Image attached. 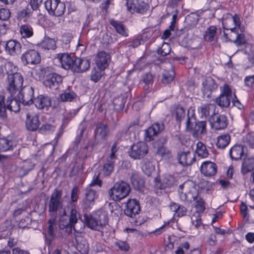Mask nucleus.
Returning a JSON list of instances; mask_svg holds the SVG:
<instances>
[{"label": "nucleus", "instance_id": "obj_1", "mask_svg": "<svg viewBox=\"0 0 254 254\" xmlns=\"http://www.w3.org/2000/svg\"><path fill=\"white\" fill-rule=\"evenodd\" d=\"M8 75L6 79V91L12 96L15 95L23 87V76L16 71V67L12 63L6 65Z\"/></svg>", "mask_w": 254, "mask_h": 254}, {"label": "nucleus", "instance_id": "obj_2", "mask_svg": "<svg viewBox=\"0 0 254 254\" xmlns=\"http://www.w3.org/2000/svg\"><path fill=\"white\" fill-rule=\"evenodd\" d=\"M77 217L88 228L96 231H100L108 223V217L104 213L91 215L85 213L82 217L79 213Z\"/></svg>", "mask_w": 254, "mask_h": 254}, {"label": "nucleus", "instance_id": "obj_3", "mask_svg": "<svg viewBox=\"0 0 254 254\" xmlns=\"http://www.w3.org/2000/svg\"><path fill=\"white\" fill-rule=\"evenodd\" d=\"M130 191L128 184L124 181L115 183L109 190L108 194L110 198L115 201H119L126 197Z\"/></svg>", "mask_w": 254, "mask_h": 254}, {"label": "nucleus", "instance_id": "obj_4", "mask_svg": "<svg viewBox=\"0 0 254 254\" xmlns=\"http://www.w3.org/2000/svg\"><path fill=\"white\" fill-rule=\"evenodd\" d=\"M77 215H79V212L72 207L69 215H67L65 211H64L63 214L61 216L60 226L61 229H65V232L67 234L71 233L72 229L75 231H77L75 225L77 222Z\"/></svg>", "mask_w": 254, "mask_h": 254}, {"label": "nucleus", "instance_id": "obj_5", "mask_svg": "<svg viewBox=\"0 0 254 254\" xmlns=\"http://www.w3.org/2000/svg\"><path fill=\"white\" fill-rule=\"evenodd\" d=\"M187 130H194L197 133L202 134L206 129V122L204 121L197 122L194 114V110L190 108L188 110L187 119L186 122Z\"/></svg>", "mask_w": 254, "mask_h": 254}, {"label": "nucleus", "instance_id": "obj_6", "mask_svg": "<svg viewBox=\"0 0 254 254\" xmlns=\"http://www.w3.org/2000/svg\"><path fill=\"white\" fill-rule=\"evenodd\" d=\"M154 187L157 194L161 193V190L170 188L177 185L178 178L174 175L165 174L161 179L154 178Z\"/></svg>", "mask_w": 254, "mask_h": 254}, {"label": "nucleus", "instance_id": "obj_7", "mask_svg": "<svg viewBox=\"0 0 254 254\" xmlns=\"http://www.w3.org/2000/svg\"><path fill=\"white\" fill-rule=\"evenodd\" d=\"M220 95L215 99L214 102L221 108H228L233 98L232 90L227 84H225L220 87Z\"/></svg>", "mask_w": 254, "mask_h": 254}, {"label": "nucleus", "instance_id": "obj_8", "mask_svg": "<svg viewBox=\"0 0 254 254\" xmlns=\"http://www.w3.org/2000/svg\"><path fill=\"white\" fill-rule=\"evenodd\" d=\"M44 5L50 15L57 17L62 16L64 13L66 8L65 3L60 0H47Z\"/></svg>", "mask_w": 254, "mask_h": 254}, {"label": "nucleus", "instance_id": "obj_9", "mask_svg": "<svg viewBox=\"0 0 254 254\" xmlns=\"http://www.w3.org/2000/svg\"><path fill=\"white\" fill-rule=\"evenodd\" d=\"M17 94V98L21 104L24 106L33 104L34 99V89L30 85L22 87Z\"/></svg>", "mask_w": 254, "mask_h": 254}, {"label": "nucleus", "instance_id": "obj_10", "mask_svg": "<svg viewBox=\"0 0 254 254\" xmlns=\"http://www.w3.org/2000/svg\"><path fill=\"white\" fill-rule=\"evenodd\" d=\"M148 152V146L144 142L139 141L133 144L128 151L129 156L134 159L143 158Z\"/></svg>", "mask_w": 254, "mask_h": 254}, {"label": "nucleus", "instance_id": "obj_11", "mask_svg": "<svg viewBox=\"0 0 254 254\" xmlns=\"http://www.w3.org/2000/svg\"><path fill=\"white\" fill-rule=\"evenodd\" d=\"M164 129V125L163 123L156 122L144 130V140L146 142H150L154 140Z\"/></svg>", "mask_w": 254, "mask_h": 254}, {"label": "nucleus", "instance_id": "obj_12", "mask_svg": "<svg viewBox=\"0 0 254 254\" xmlns=\"http://www.w3.org/2000/svg\"><path fill=\"white\" fill-rule=\"evenodd\" d=\"M62 192L56 189L52 193L49 203V211L51 215L57 214L58 210L61 207Z\"/></svg>", "mask_w": 254, "mask_h": 254}, {"label": "nucleus", "instance_id": "obj_13", "mask_svg": "<svg viewBox=\"0 0 254 254\" xmlns=\"http://www.w3.org/2000/svg\"><path fill=\"white\" fill-rule=\"evenodd\" d=\"M127 8L131 13L144 14L149 8V5L143 0H135L132 3L127 2Z\"/></svg>", "mask_w": 254, "mask_h": 254}, {"label": "nucleus", "instance_id": "obj_14", "mask_svg": "<svg viewBox=\"0 0 254 254\" xmlns=\"http://www.w3.org/2000/svg\"><path fill=\"white\" fill-rule=\"evenodd\" d=\"M56 58L60 61L62 67L65 69H70L73 71V66L76 59V57L71 56L68 53H59Z\"/></svg>", "mask_w": 254, "mask_h": 254}, {"label": "nucleus", "instance_id": "obj_15", "mask_svg": "<svg viewBox=\"0 0 254 254\" xmlns=\"http://www.w3.org/2000/svg\"><path fill=\"white\" fill-rule=\"evenodd\" d=\"M63 77L56 72L48 74L44 81V85L51 89H57L62 83Z\"/></svg>", "mask_w": 254, "mask_h": 254}, {"label": "nucleus", "instance_id": "obj_16", "mask_svg": "<svg viewBox=\"0 0 254 254\" xmlns=\"http://www.w3.org/2000/svg\"><path fill=\"white\" fill-rule=\"evenodd\" d=\"M140 206L138 201L135 199H129L126 203L124 213L126 215L134 218L139 214Z\"/></svg>", "mask_w": 254, "mask_h": 254}, {"label": "nucleus", "instance_id": "obj_17", "mask_svg": "<svg viewBox=\"0 0 254 254\" xmlns=\"http://www.w3.org/2000/svg\"><path fill=\"white\" fill-rule=\"evenodd\" d=\"M25 127L28 131H36L41 125V122L39 119V116L36 114H31L28 113L26 114L25 119Z\"/></svg>", "mask_w": 254, "mask_h": 254}, {"label": "nucleus", "instance_id": "obj_18", "mask_svg": "<svg viewBox=\"0 0 254 254\" xmlns=\"http://www.w3.org/2000/svg\"><path fill=\"white\" fill-rule=\"evenodd\" d=\"M202 85L201 91L203 95L207 98H210L212 92L215 91L218 88V85L215 80L210 77L203 80Z\"/></svg>", "mask_w": 254, "mask_h": 254}, {"label": "nucleus", "instance_id": "obj_19", "mask_svg": "<svg viewBox=\"0 0 254 254\" xmlns=\"http://www.w3.org/2000/svg\"><path fill=\"white\" fill-rule=\"evenodd\" d=\"M21 59L23 62H25V64H36L40 63L41 56L37 51L29 50L21 55Z\"/></svg>", "mask_w": 254, "mask_h": 254}, {"label": "nucleus", "instance_id": "obj_20", "mask_svg": "<svg viewBox=\"0 0 254 254\" xmlns=\"http://www.w3.org/2000/svg\"><path fill=\"white\" fill-rule=\"evenodd\" d=\"M98 197L97 192L94 190L87 187L84 191V197L82 200V206L84 209L90 208L94 204V200Z\"/></svg>", "mask_w": 254, "mask_h": 254}, {"label": "nucleus", "instance_id": "obj_21", "mask_svg": "<svg viewBox=\"0 0 254 254\" xmlns=\"http://www.w3.org/2000/svg\"><path fill=\"white\" fill-rule=\"evenodd\" d=\"M110 60V55L105 51L99 52L95 58L97 66L102 69H105L108 66Z\"/></svg>", "mask_w": 254, "mask_h": 254}, {"label": "nucleus", "instance_id": "obj_22", "mask_svg": "<svg viewBox=\"0 0 254 254\" xmlns=\"http://www.w3.org/2000/svg\"><path fill=\"white\" fill-rule=\"evenodd\" d=\"M5 51L10 56L18 55L21 52V44L16 40H10L5 44Z\"/></svg>", "mask_w": 254, "mask_h": 254}, {"label": "nucleus", "instance_id": "obj_23", "mask_svg": "<svg viewBox=\"0 0 254 254\" xmlns=\"http://www.w3.org/2000/svg\"><path fill=\"white\" fill-rule=\"evenodd\" d=\"M179 163L182 166H189L195 161V157L190 151L179 152L177 155Z\"/></svg>", "mask_w": 254, "mask_h": 254}, {"label": "nucleus", "instance_id": "obj_24", "mask_svg": "<svg viewBox=\"0 0 254 254\" xmlns=\"http://www.w3.org/2000/svg\"><path fill=\"white\" fill-rule=\"evenodd\" d=\"M217 171V165L211 161L204 162L200 166L201 173L205 177H210L214 176Z\"/></svg>", "mask_w": 254, "mask_h": 254}, {"label": "nucleus", "instance_id": "obj_25", "mask_svg": "<svg viewBox=\"0 0 254 254\" xmlns=\"http://www.w3.org/2000/svg\"><path fill=\"white\" fill-rule=\"evenodd\" d=\"M57 227V223L55 219L51 218L48 220V227L47 234L43 233L45 236V243L48 246L52 244V242L56 237L54 230Z\"/></svg>", "mask_w": 254, "mask_h": 254}, {"label": "nucleus", "instance_id": "obj_26", "mask_svg": "<svg viewBox=\"0 0 254 254\" xmlns=\"http://www.w3.org/2000/svg\"><path fill=\"white\" fill-rule=\"evenodd\" d=\"M33 104L39 110H43L51 106L52 102L50 98L47 95H39L34 98Z\"/></svg>", "mask_w": 254, "mask_h": 254}, {"label": "nucleus", "instance_id": "obj_27", "mask_svg": "<svg viewBox=\"0 0 254 254\" xmlns=\"http://www.w3.org/2000/svg\"><path fill=\"white\" fill-rule=\"evenodd\" d=\"M90 66V62L86 59L76 58L73 72L81 73L87 70Z\"/></svg>", "mask_w": 254, "mask_h": 254}, {"label": "nucleus", "instance_id": "obj_28", "mask_svg": "<svg viewBox=\"0 0 254 254\" xmlns=\"http://www.w3.org/2000/svg\"><path fill=\"white\" fill-rule=\"evenodd\" d=\"M133 188L138 190H142L144 186V181L138 172L132 171L130 177Z\"/></svg>", "mask_w": 254, "mask_h": 254}, {"label": "nucleus", "instance_id": "obj_29", "mask_svg": "<svg viewBox=\"0 0 254 254\" xmlns=\"http://www.w3.org/2000/svg\"><path fill=\"white\" fill-rule=\"evenodd\" d=\"M109 23L120 35L125 37L128 36V29L122 21L112 19L109 20Z\"/></svg>", "mask_w": 254, "mask_h": 254}, {"label": "nucleus", "instance_id": "obj_30", "mask_svg": "<svg viewBox=\"0 0 254 254\" xmlns=\"http://www.w3.org/2000/svg\"><path fill=\"white\" fill-rule=\"evenodd\" d=\"M245 148L242 145H235L233 146L229 151V155L231 158L236 161L240 160L242 156L245 154Z\"/></svg>", "mask_w": 254, "mask_h": 254}, {"label": "nucleus", "instance_id": "obj_31", "mask_svg": "<svg viewBox=\"0 0 254 254\" xmlns=\"http://www.w3.org/2000/svg\"><path fill=\"white\" fill-rule=\"evenodd\" d=\"M20 102L17 98V96H12L10 95L9 97L7 98L6 107L8 110L11 112L16 113L18 112L20 109Z\"/></svg>", "mask_w": 254, "mask_h": 254}, {"label": "nucleus", "instance_id": "obj_32", "mask_svg": "<svg viewBox=\"0 0 254 254\" xmlns=\"http://www.w3.org/2000/svg\"><path fill=\"white\" fill-rule=\"evenodd\" d=\"M212 127L216 130H221L225 128L228 125V120L226 116L219 115L217 116L213 122L211 124Z\"/></svg>", "mask_w": 254, "mask_h": 254}, {"label": "nucleus", "instance_id": "obj_33", "mask_svg": "<svg viewBox=\"0 0 254 254\" xmlns=\"http://www.w3.org/2000/svg\"><path fill=\"white\" fill-rule=\"evenodd\" d=\"M254 170V157H247L243 161L241 166V173L243 175Z\"/></svg>", "mask_w": 254, "mask_h": 254}, {"label": "nucleus", "instance_id": "obj_34", "mask_svg": "<svg viewBox=\"0 0 254 254\" xmlns=\"http://www.w3.org/2000/svg\"><path fill=\"white\" fill-rule=\"evenodd\" d=\"M109 132V129L107 124L99 123L96 125L95 129V138H100L104 139Z\"/></svg>", "mask_w": 254, "mask_h": 254}, {"label": "nucleus", "instance_id": "obj_35", "mask_svg": "<svg viewBox=\"0 0 254 254\" xmlns=\"http://www.w3.org/2000/svg\"><path fill=\"white\" fill-rule=\"evenodd\" d=\"M156 154L169 161H171L173 157L172 151L164 145H159L157 147Z\"/></svg>", "mask_w": 254, "mask_h": 254}, {"label": "nucleus", "instance_id": "obj_36", "mask_svg": "<svg viewBox=\"0 0 254 254\" xmlns=\"http://www.w3.org/2000/svg\"><path fill=\"white\" fill-rule=\"evenodd\" d=\"M116 159H111L107 157L103 167V173L105 176H110L113 172Z\"/></svg>", "mask_w": 254, "mask_h": 254}, {"label": "nucleus", "instance_id": "obj_37", "mask_svg": "<svg viewBox=\"0 0 254 254\" xmlns=\"http://www.w3.org/2000/svg\"><path fill=\"white\" fill-rule=\"evenodd\" d=\"M19 32L22 38H29L33 36V29L28 23L22 24L19 27Z\"/></svg>", "mask_w": 254, "mask_h": 254}, {"label": "nucleus", "instance_id": "obj_38", "mask_svg": "<svg viewBox=\"0 0 254 254\" xmlns=\"http://www.w3.org/2000/svg\"><path fill=\"white\" fill-rule=\"evenodd\" d=\"M217 28L215 26H210L207 28L203 34L204 40L208 42L214 41L216 39Z\"/></svg>", "mask_w": 254, "mask_h": 254}, {"label": "nucleus", "instance_id": "obj_39", "mask_svg": "<svg viewBox=\"0 0 254 254\" xmlns=\"http://www.w3.org/2000/svg\"><path fill=\"white\" fill-rule=\"evenodd\" d=\"M77 97L76 93L69 89L65 90L60 95V99L62 102H71Z\"/></svg>", "mask_w": 254, "mask_h": 254}, {"label": "nucleus", "instance_id": "obj_40", "mask_svg": "<svg viewBox=\"0 0 254 254\" xmlns=\"http://www.w3.org/2000/svg\"><path fill=\"white\" fill-rule=\"evenodd\" d=\"M40 46L45 50H55L57 48L56 41L49 37H45L40 43Z\"/></svg>", "mask_w": 254, "mask_h": 254}, {"label": "nucleus", "instance_id": "obj_41", "mask_svg": "<svg viewBox=\"0 0 254 254\" xmlns=\"http://www.w3.org/2000/svg\"><path fill=\"white\" fill-rule=\"evenodd\" d=\"M195 152L198 156L201 158H205L207 157L209 155L206 146L201 141H198L196 143Z\"/></svg>", "mask_w": 254, "mask_h": 254}, {"label": "nucleus", "instance_id": "obj_42", "mask_svg": "<svg viewBox=\"0 0 254 254\" xmlns=\"http://www.w3.org/2000/svg\"><path fill=\"white\" fill-rule=\"evenodd\" d=\"M104 70L98 67L93 68L90 73V79L94 82L99 81L104 74Z\"/></svg>", "mask_w": 254, "mask_h": 254}, {"label": "nucleus", "instance_id": "obj_43", "mask_svg": "<svg viewBox=\"0 0 254 254\" xmlns=\"http://www.w3.org/2000/svg\"><path fill=\"white\" fill-rule=\"evenodd\" d=\"M230 141V135L223 134L218 137L216 146L219 149H223L229 144Z\"/></svg>", "mask_w": 254, "mask_h": 254}, {"label": "nucleus", "instance_id": "obj_44", "mask_svg": "<svg viewBox=\"0 0 254 254\" xmlns=\"http://www.w3.org/2000/svg\"><path fill=\"white\" fill-rule=\"evenodd\" d=\"M175 71L173 69L165 70L162 73V82L164 84H167L172 82L175 77Z\"/></svg>", "mask_w": 254, "mask_h": 254}, {"label": "nucleus", "instance_id": "obj_45", "mask_svg": "<svg viewBox=\"0 0 254 254\" xmlns=\"http://www.w3.org/2000/svg\"><path fill=\"white\" fill-rule=\"evenodd\" d=\"M214 106L211 104H203L198 108V111L201 118L206 119L209 116L211 108Z\"/></svg>", "mask_w": 254, "mask_h": 254}, {"label": "nucleus", "instance_id": "obj_46", "mask_svg": "<svg viewBox=\"0 0 254 254\" xmlns=\"http://www.w3.org/2000/svg\"><path fill=\"white\" fill-rule=\"evenodd\" d=\"M6 103H5V96L0 94V118L5 119L6 116Z\"/></svg>", "mask_w": 254, "mask_h": 254}, {"label": "nucleus", "instance_id": "obj_47", "mask_svg": "<svg viewBox=\"0 0 254 254\" xmlns=\"http://www.w3.org/2000/svg\"><path fill=\"white\" fill-rule=\"evenodd\" d=\"M199 20V16L195 13H191L186 16L185 21L190 26H193L197 24Z\"/></svg>", "mask_w": 254, "mask_h": 254}, {"label": "nucleus", "instance_id": "obj_48", "mask_svg": "<svg viewBox=\"0 0 254 254\" xmlns=\"http://www.w3.org/2000/svg\"><path fill=\"white\" fill-rule=\"evenodd\" d=\"M171 48L169 44L164 43L162 47L157 50V53L161 56L165 57L169 55L171 52Z\"/></svg>", "mask_w": 254, "mask_h": 254}, {"label": "nucleus", "instance_id": "obj_49", "mask_svg": "<svg viewBox=\"0 0 254 254\" xmlns=\"http://www.w3.org/2000/svg\"><path fill=\"white\" fill-rule=\"evenodd\" d=\"M143 82L145 83L144 89L148 90L150 85H152L153 82V76L150 72H147L143 78Z\"/></svg>", "mask_w": 254, "mask_h": 254}, {"label": "nucleus", "instance_id": "obj_50", "mask_svg": "<svg viewBox=\"0 0 254 254\" xmlns=\"http://www.w3.org/2000/svg\"><path fill=\"white\" fill-rule=\"evenodd\" d=\"M186 115L185 110L182 107H178L176 108V120L180 123L185 118Z\"/></svg>", "mask_w": 254, "mask_h": 254}, {"label": "nucleus", "instance_id": "obj_51", "mask_svg": "<svg viewBox=\"0 0 254 254\" xmlns=\"http://www.w3.org/2000/svg\"><path fill=\"white\" fill-rule=\"evenodd\" d=\"M244 141L252 149H254V133H249L244 138Z\"/></svg>", "mask_w": 254, "mask_h": 254}, {"label": "nucleus", "instance_id": "obj_52", "mask_svg": "<svg viewBox=\"0 0 254 254\" xmlns=\"http://www.w3.org/2000/svg\"><path fill=\"white\" fill-rule=\"evenodd\" d=\"M229 15L231 18L232 19L233 22L234 23L235 26L233 28H227V29H230L231 30V31L233 32L235 31V28L236 27L239 28L240 30H241V29L240 28L241 22L240 20V16L238 14H235L234 15H232L231 14H229Z\"/></svg>", "mask_w": 254, "mask_h": 254}, {"label": "nucleus", "instance_id": "obj_53", "mask_svg": "<svg viewBox=\"0 0 254 254\" xmlns=\"http://www.w3.org/2000/svg\"><path fill=\"white\" fill-rule=\"evenodd\" d=\"M55 130V127L49 124H43L40 128H39V131L42 133H46L48 132L54 131Z\"/></svg>", "mask_w": 254, "mask_h": 254}, {"label": "nucleus", "instance_id": "obj_54", "mask_svg": "<svg viewBox=\"0 0 254 254\" xmlns=\"http://www.w3.org/2000/svg\"><path fill=\"white\" fill-rule=\"evenodd\" d=\"M233 42L235 43L237 46H241L245 44L246 40L245 36L244 34H237L236 39L233 41Z\"/></svg>", "mask_w": 254, "mask_h": 254}, {"label": "nucleus", "instance_id": "obj_55", "mask_svg": "<svg viewBox=\"0 0 254 254\" xmlns=\"http://www.w3.org/2000/svg\"><path fill=\"white\" fill-rule=\"evenodd\" d=\"M101 42L104 45L106 46L111 44L113 43L112 36L107 33H104L101 38Z\"/></svg>", "mask_w": 254, "mask_h": 254}, {"label": "nucleus", "instance_id": "obj_56", "mask_svg": "<svg viewBox=\"0 0 254 254\" xmlns=\"http://www.w3.org/2000/svg\"><path fill=\"white\" fill-rule=\"evenodd\" d=\"M10 16V12L7 8H1L0 9V19L6 21L8 20Z\"/></svg>", "mask_w": 254, "mask_h": 254}, {"label": "nucleus", "instance_id": "obj_57", "mask_svg": "<svg viewBox=\"0 0 254 254\" xmlns=\"http://www.w3.org/2000/svg\"><path fill=\"white\" fill-rule=\"evenodd\" d=\"M115 246L117 247L121 251L127 252L129 249V245L124 241H119L115 243Z\"/></svg>", "mask_w": 254, "mask_h": 254}, {"label": "nucleus", "instance_id": "obj_58", "mask_svg": "<svg viewBox=\"0 0 254 254\" xmlns=\"http://www.w3.org/2000/svg\"><path fill=\"white\" fill-rule=\"evenodd\" d=\"M195 207L200 212H203L205 210L204 201L200 197L196 201Z\"/></svg>", "mask_w": 254, "mask_h": 254}, {"label": "nucleus", "instance_id": "obj_59", "mask_svg": "<svg viewBox=\"0 0 254 254\" xmlns=\"http://www.w3.org/2000/svg\"><path fill=\"white\" fill-rule=\"evenodd\" d=\"M118 150V144L117 142L114 143L112 145L111 148V153L109 156L108 157V158H110L111 159H117V156L116 155V153Z\"/></svg>", "mask_w": 254, "mask_h": 254}, {"label": "nucleus", "instance_id": "obj_60", "mask_svg": "<svg viewBox=\"0 0 254 254\" xmlns=\"http://www.w3.org/2000/svg\"><path fill=\"white\" fill-rule=\"evenodd\" d=\"M248 208L247 207V205L246 204H245L244 202H242L241 205H240V210L242 215H243L244 218L248 220L249 219V215L248 214L247 211H248Z\"/></svg>", "mask_w": 254, "mask_h": 254}, {"label": "nucleus", "instance_id": "obj_61", "mask_svg": "<svg viewBox=\"0 0 254 254\" xmlns=\"http://www.w3.org/2000/svg\"><path fill=\"white\" fill-rule=\"evenodd\" d=\"M43 0H30V4L33 10L39 9L40 6L42 4Z\"/></svg>", "mask_w": 254, "mask_h": 254}, {"label": "nucleus", "instance_id": "obj_62", "mask_svg": "<svg viewBox=\"0 0 254 254\" xmlns=\"http://www.w3.org/2000/svg\"><path fill=\"white\" fill-rule=\"evenodd\" d=\"M178 209L176 213L178 217H181L187 215L188 210L185 206L180 204Z\"/></svg>", "mask_w": 254, "mask_h": 254}, {"label": "nucleus", "instance_id": "obj_63", "mask_svg": "<svg viewBox=\"0 0 254 254\" xmlns=\"http://www.w3.org/2000/svg\"><path fill=\"white\" fill-rule=\"evenodd\" d=\"M77 249L82 254H85L88 252V245L81 243L77 244Z\"/></svg>", "mask_w": 254, "mask_h": 254}, {"label": "nucleus", "instance_id": "obj_64", "mask_svg": "<svg viewBox=\"0 0 254 254\" xmlns=\"http://www.w3.org/2000/svg\"><path fill=\"white\" fill-rule=\"evenodd\" d=\"M244 81L246 86L249 87H252L254 84V75L246 76Z\"/></svg>", "mask_w": 254, "mask_h": 254}]
</instances>
